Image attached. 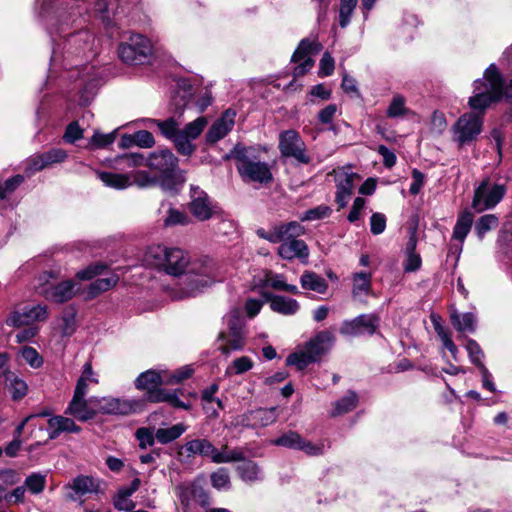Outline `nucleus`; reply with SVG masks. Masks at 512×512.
Returning <instances> with one entry per match:
<instances>
[{
	"instance_id": "21",
	"label": "nucleus",
	"mask_w": 512,
	"mask_h": 512,
	"mask_svg": "<svg viewBox=\"0 0 512 512\" xmlns=\"http://www.w3.org/2000/svg\"><path fill=\"white\" fill-rule=\"evenodd\" d=\"M334 173L336 183L335 201L341 209L347 206L353 193L355 181L359 180L360 177L350 167H343L334 171Z\"/></svg>"
},
{
	"instance_id": "11",
	"label": "nucleus",
	"mask_w": 512,
	"mask_h": 512,
	"mask_svg": "<svg viewBox=\"0 0 512 512\" xmlns=\"http://www.w3.org/2000/svg\"><path fill=\"white\" fill-rule=\"evenodd\" d=\"M97 411L105 415L128 416L141 413L145 410V399L104 396L92 398Z\"/></svg>"
},
{
	"instance_id": "7",
	"label": "nucleus",
	"mask_w": 512,
	"mask_h": 512,
	"mask_svg": "<svg viewBox=\"0 0 512 512\" xmlns=\"http://www.w3.org/2000/svg\"><path fill=\"white\" fill-rule=\"evenodd\" d=\"M225 328L219 333L218 339L222 342L219 349L223 354L240 351L246 343V321L241 309L230 310L224 317Z\"/></svg>"
},
{
	"instance_id": "16",
	"label": "nucleus",
	"mask_w": 512,
	"mask_h": 512,
	"mask_svg": "<svg viewBox=\"0 0 512 512\" xmlns=\"http://www.w3.org/2000/svg\"><path fill=\"white\" fill-rule=\"evenodd\" d=\"M179 160L170 149L155 151L146 157V166L158 171L161 176L168 180L178 178L183 172L178 168Z\"/></svg>"
},
{
	"instance_id": "19",
	"label": "nucleus",
	"mask_w": 512,
	"mask_h": 512,
	"mask_svg": "<svg viewBox=\"0 0 512 512\" xmlns=\"http://www.w3.org/2000/svg\"><path fill=\"white\" fill-rule=\"evenodd\" d=\"M483 119L475 113L463 114L453 127L454 138L460 144H468L475 140L482 131Z\"/></svg>"
},
{
	"instance_id": "1",
	"label": "nucleus",
	"mask_w": 512,
	"mask_h": 512,
	"mask_svg": "<svg viewBox=\"0 0 512 512\" xmlns=\"http://www.w3.org/2000/svg\"><path fill=\"white\" fill-rule=\"evenodd\" d=\"M43 14L52 42L49 78L58 66L63 67L66 71L62 78L73 83L71 91L77 89L78 105L87 106L97 93L98 80L89 76L83 83V65H72L71 62L82 58L83 53L91 49L93 35L81 27L83 18L77 7L72 6L70 11Z\"/></svg>"
},
{
	"instance_id": "2",
	"label": "nucleus",
	"mask_w": 512,
	"mask_h": 512,
	"mask_svg": "<svg viewBox=\"0 0 512 512\" xmlns=\"http://www.w3.org/2000/svg\"><path fill=\"white\" fill-rule=\"evenodd\" d=\"M143 262L148 267L178 278L176 285L167 290L172 300L196 297L218 277L217 265L213 259L204 257L191 261L188 253L180 248L149 246Z\"/></svg>"
},
{
	"instance_id": "33",
	"label": "nucleus",
	"mask_w": 512,
	"mask_h": 512,
	"mask_svg": "<svg viewBox=\"0 0 512 512\" xmlns=\"http://www.w3.org/2000/svg\"><path fill=\"white\" fill-rule=\"evenodd\" d=\"M473 224V214L465 210L461 212L453 228L452 239L460 243L459 252L462 251V245L469 234Z\"/></svg>"
},
{
	"instance_id": "39",
	"label": "nucleus",
	"mask_w": 512,
	"mask_h": 512,
	"mask_svg": "<svg viewBox=\"0 0 512 512\" xmlns=\"http://www.w3.org/2000/svg\"><path fill=\"white\" fill-rule=\"evenodd\" d=\"M97 175L104 185L110 188L122 190L132 185L131 179L127 174L98 172Z\"/></svg>"
},
{
	"instance_id": "58",
	"label": "nucleus",
	"mask_w": 512,
	"mask_h": 512,
	"mask_svg": "<svg viewBox=\"0 0 512 512\" xmlns=\"http://www.w3.org/2000/svg\"><path fill=\"white\" fill-rule=\"evenodd\" d=\"M167 216L164 219V226L186 225L189 222L188 216L180 210L169 207Z\"/></svg>"
},
{
	"instance_id": "30",
	"label": "nucleus",
	"mask_w": 512,
	"mask_h": 512,
	"mask_svg": "<svg viewBox=\"0 0 512 512\" xmlns=\"http://www.w3.org/2000/svg\"><path fill=\"white\" fill-rule=\"evenodd\" d=\"M239 462L236 471L243 482L254 484L264 479L262 469L255 461L244 458Z\"/></svg>"
},
{
	"instance_id": "43",
	"label": "nucleus",
	"mask_w": 512,
	"mask_h": 512,
	"mask_svg": "<svg viewBox=\"0 0 512 512\" xmlns=\"http://www.w3.org/2000/svg\"><path fill=\"white\" fill-rule=\"evenodd\" d=\"M115 166L121 169L146 166V157L142 153H124L115 159Z\"/></svg>"
},
{
	"instance_id": "13",
	"label": "nucleus",
	"mask_w": 512,
	"mask_h": 512,
	"mask_svg": "<svg viewBox=\"0 0 512 512\" xmlns=\"http://www.w3.org/2000/svg\"><path fill=\"white\" fill-rule=\"evenodd\" d=\"M271 443L275 446L301 451L311 457L322 456L326 452V446L323 442L313 443L294 430L284 432L273 439Z\"/></svg>"
},
{
	"instance_id": "17",
	"label": "nucleus",
	"mask_w": 512,
	"mask_h": 512,
	"mask_svg": "<svg viewBox=\"0 0 512 512\" xmlns=\"http://www.w3.org/2000/svg\"><path fill=\"white\" fill-rule=\"evenodd\" d=\"M279 150L283 157L293 158L300 164H308L310 157L306 153V145L300 134L295 130H285L279 135Z\"/></svg>"
},
{
	"instance_id": "55",
	"label": "nucleus",
	"mask_w": 512,
	"mask_h": 512,
	"mask_svg": "<svg viewBox=\"0 0 512 512\" xmlns=\"http://www.w3.org/2000/svg\"><path fill=\"white\" fill-rule=\"evenodd\" d=\"M253 367V361L247 356H242L233 360L230 367L227 368V374H243Z\"/></svg>"
},
{
	"instance_id": "5",
	"label": "nucleus",
	"mask_w": 512,
	"mask_h": 512,
	"mask_svg": "<svg viewBox=\"0 0 512 512\" xmlns=\"http://www.w3.org/2000/svg\"><path fill=\"white\" fill-rule=\"evenodd\" d=\"M503 77L495 64L485 70L483 79L474 81V95L469 106L474 111L484 112L491 104L502 100Z\"/></svg>"
},
{
	"instance_id": "37",
	"label": "nucleus",
	"mask_w": 512,
	"mask_h": 512,
	"mask_svg": "<svg viewBox=\"0 0 512 512\" xmlns=\"http://www.w3.org/2000/svg\"><path fill=\"white\" fill-rule=\"evenodd\" d=\"M358 402V394L355 391H348L342 398L334 402L331 416L336 417L352 411Z\"/></svg>"
},
{
	"instance_id": "63",
	"label": "nucleus",
	"mask_w": 512,
	"mask_h": 512,
	"mask_svg": "<svg viewBox=\"0 0 512 512\" xmlns=\"http://www.w3.org/2000/svg\"><path fill=\"white\" fill-rule=\"evenodd\" d=\"M131 182L140 188H148L155 186L158 183V179L155 176H151L147 171H138L134 174L133 181Z\"/></svg>"
},
{
	"instance_id": "10",
	"label": "nucleus",
	"mask_w": 512,
	"mask_h": 512,
	"mask_svg": "<svg viewBox=\"0 0 512 512\" xmlns=\"http://www.w3.org/2000/svg\"><path fill=\"white\" fill-rule=\"evenodd\" d=\"M117 53L126 65H143L150 61L153 47L146 36L132 33L118 44Z\"/></svg>"
},
{
	"instance_id": "44",
	"label": "nucleus",
	"mask_w": 512,
	"mask_h": 512,
	"mask_svg": "<svg viewBox=\"0 0 512 512\" xmlns=\"http://www.w3.org/2000/svg\"><path fill=\"white\" fill-rule=\"evenodd\" d=\"M76 312L66 309L60 317V333L62 337H70L76 331Z\"/></svg>"
},
{
	"instance_id": "6",
	"label": "nucleus",
	"mask_w": 512,
	"mask_h": 512,
	"mask_svg": "<svg viewBox=\"0 0 512 512\" xmlns=\"http://www.w3.org/2000/svg\"><path fill=\"white\" fill-rule=\"evenodd\" d=\"M334 342L335 336L331 331H320L301 348L289 354L286 358V365L304 370L310 364L319 362L322 356L332 348Z\"/></svg>"
},
{
	"instance_id": "4",
	"label": "nucleus",
	"mask_w": 512,
	"mask_h": 512,
	"mask_svg": "<svg viewBox=\"0 0 512 512\" xmlns=\"http://www.w3.org/2000/svg\"><path fill=\"white\" fill-rule=\"evenodd\" d=\"M166 384L164 371L149 369L140 373L134 381L135 388L140 391H145V402L152 403L166 402L170 406L178 409L189 410L190 403H186L179 399V389L170 391L161 388Z\"/></svg>"
},
{
	"instance_id": "49",
	"label": "nucleus",
	"mask_w": 512,
	"mask_h": 512,
	"mask_svg": "<svg viewBox=\"0 0 512 512\" xmlns=\"http://www.w3.org/2000/svg\"><path fill=\"white\" fill-rule=\"evenodd\" d=\"M46 486V475L34 472L26 477L24 487L32 494H40Z\"/></svg>"
},
{
	"instance_id": "45",
	"label": "nucleus",
	"mask_w": 512,
	"mask_h": 512,
	"mask_svg": "<svg viewBox=\"0 0 512 512\" xmlns=\"http://www.w3.org/2000/svg\"><path fill=\"white\" fill-rule=\"evenodd\" d=\"M499 224V219L494 214H486L481 216L475 224V233L479 239H483L485 234L495 228Z\"/></svg>"
},
{
	"instance_id": "50",
	"label": "nucleus",
	"mask_w": 512,
	"mask_h": 512,
	"mask_svg": "<svg viewBox=\"0 0 512 512\" xmlns=\"http://www.w3.org/2000/svg\"><path fill=\"white\" fill-rule=\"evenodd\" d=\"M357 3L358 0H340L339 25L342 28H345L349 25Z\"/></svg>"
},
{
	"instance_id": "36",
	"label": "nucleus",
	"mask_w": 512,
	"mask_h": 512,
	"mask_svg": "<svg viewBox=\"0 0 512 512\" xmlns=\"http://www.w3.org/2000/svg\"><path fill=\"white\" fill-rule=\"evenodd\" d=\"M451 323L459 332L473 333L476 329V317L471 312L458 313L454 310L450 315Z\"/></svg>"
},
{
	"instance_id": "18",
	"label": "nucleus",
	"mask_w": 512,
	"mask_h": 512,
	"mask_svg": "<svg viewBox=\"0 0 512 512\" xmlns=\"http://www.w3.org/2000/svg\"><path fill=\"white\" fill-rule=\"evenodd\" d=\"M321 49L322 45L315 39L304 38L300 41L291 57V61L296 64L293 70L294 77L304 75L313 67L312 55L319 53Z\"/></svg>"
},
{
	"instance_id": "29",
	"label": "nucleus",
	"mask_w": 512,
	"mask_h": 512,
	"mask_svg": "<svg viewBox=\"0 0 512 512\" xmlns=\"http://www.w3.org/2000/svg\"><path fill=\"white\" fill-rule=\"evenodd\" d=\"M71 415L79 421H88L95 417L96 411L89 407L86 397H77L73 395L64 412Z\"/></svg>"
},
{
	"instance_id": "20",
	"label": "nucleus",
	"mask_w": 512,
	"mask_h": 512,
	"mask_svg": "<svg viewBox=\"0 0 512 512\" xmlns=\"http://www.w3.org/2000/svg\"><path fill=\"white\" fill-rule=\"evenodd\" d=\"M305 233V228L297 221L276 224L270 230L260 228L256 234L261 239H265L270 243H284L290 239H296Z\"/></svg>"
},
{
	"instance_id": "35",
	"label": "nucleus",
	"mask_w": 512,
	"mask_h": 512,
	"mask_svg": "<svg viewBox=\"0 0 512 512\" xmlns=\"http://www.w3.org/2000/svg\"><path fill=\"white\" fill-rule=\"evenodd\" d=\"M263 286L270 287L274 290L284 291L293 295L300 293L298 287L293 284H288L283 274L268 272L263 279Z\"/></svg>"
},
{
	"instance_id": "56",
	"label": "nucleus",
	"mask_w": 512,
	"mask_h": 512,
	"mask_svg": "<svg viewBox=\"0 0 512 512\" xmlns=\"http://www.w3.org/2000/svg\"><path fill=\"white\" fill-rule=\"evenodd\" d=\"M47 168L54 165L63 163L67 158V152L62 148H51L42 153Z\"/></svg>"
},
{
	"instance_id": "34",
	"label": "nucleus",
	"mask_w": 512,
	"mask_h": 512,
	"mask_svg": "<svg viewBox=\"0 0 512 512\" xmlns=\"http://www.w3.org/2000/svg\"><path fill=\"white\" fill-rule=\"evenodd\" d=\"M300 284L304 290L325 294L328 290L327 281L313 271H304L300 276Z\"/></svg>"
},
{
	"instance_id": "52",
	"label": "nucleus",
	"mask_w": 512,
	"mask_h": 512,
	"mask_svg": "<svg viewBox=\"0 0 512 512\" xmlns=\"http://www.w3.org/2000/svg\"><path fill=\"white\" fill-rule=\"evenodd\" d=\"M187 491L190 498L201 506H208L210 504L209 493L199 482H193L190 487L187 488Z\"/></svg>"
},
{
	"instance_id": "61",
	"label": "nucleus",
	"mask_w": 512,
	"mask_h": 512,
	"mask_svg": "<svg viewBox=\"0 0 512 512\" xmlns=\"http://www.w3.org/2000/svg\"><path fill=\"white\" fill-rule=\"evenodd\" d=\"M106 269V266L101 263L91 264L85 269H82L76 273V277L80 280H91L94 277L102 274V272Z\"/></svg>"
},
{
	"instance_id": "38",
	"label": "nucleus",
	"mask_w": 512,
	"mask_h": 512,
	"mask_svg": "<svg viewBox=\"0 0 512 512\" xmlns=\"http://www.w3.org/2000/svg\"><path fill=\"white\" fill-rule=\"evenodd\" d=\"M119 281V277L115 273H111L108 277L98 278L88 286V298L97 297L100 293L110 290Z\"/></svg>"
},
{
	"instance_id": "8",
	"label": "nucleus",
	"mask_w": 512,
	"mask_h": 512,
	"mask_svg": "<svg viewBox=\"0 0 512 512\" xmlns=\"http://www.w3.org/2000/svg\"><path fill=\"white\" fill-rule=\"evenodd\" d=\"M59 273L56 271H44L37 277L36 289L46 300L62 304L71 300L78 288L74 280L57 282Z\"/></svg>"
},
{
	"instance_id": "54",
	"label": "nucleus",
	"mask_w": 512,
	"mask_h": 512,
	"mask_svg": "<svg viewBox=\"0 0 512 512\" xmlns=\"http://www.w3.org/2000/svg\"><path fill=\"white\" fill-rule=\"evenodd\" d=\"M194 370L191 366L180 367L172 373L164 371L166 384H179L192 376Z\"/></svg>"
},
{
	"instance_id": "46",
	"label": "nucleus",
	"mask_w": 512,
	"mask_h": 512,
	"mask_svg": "<svg viewBox=\"0 0 512 512\" xmlns=\"http://www.w3.org/2000/svg\"><path fill=\"white\" fill-rule=\"evenodd\" d=\"M213 488L219 491H227L231 488L230 475L226 468H218L210 475Z\"/></svg>"
},
{
	"instance_id": "24",
	"label": "nucleus",
	"mask_w": 512,
	"mask_h": 512,
	"mask_svg": "<svg viewBox=\"0 0 512 512\" xmlns=\"http://www.w3.org/2000/svg\"><path fill=\"white\" fill-rule=\"evenodd\" d=\"M277 418L278 413L276 407L258 408L243 414L241 423L246 427L259 428L273 424L276 422Z\"/></svg>"
},
{
	"instance_id": "32",
	"label": "nucleus",
	"mask_w": 512,
	"mask_h": 512,
	"mask_svg": "<svg viewBox=\"0 0 512 512\" xmlns=\"http://www.w3.org/2000/svg\"><path fill=\"white\" fill-rule=\"evenodd\" d=\"M184 450L188 457L199 455L204 458H209L211 462H213L216 447L210 440L202 438L193 439L191 441L186 442V444L184 445Z\"/></svg>"
},
{
	"instance_id": "31",
	"label": "nucleus",
	"mask_w": 512,
	"mask_h": 512,
	"mask_svg": "<svg viewBox=\"0 0 512 512\" xmlns=\"http://www.w3.org/2000/svg\"><path fill=\"white\" fill-rule=\"evenodd\" d=\"M94 13L106 27H113L118 24L124 11H119V7L113 9L106 0H98L94 5Z\"/></svg>"
},
{
	"instance_id": "28",
	"label": "nucleus",
	"mask_w": 512,
	"mask_h": 512,
	"mask_svg": "<svg viewBox=\"0 0 512 512\" xmlns=\"http://www.w3.org/2000/svg\"><path fill=\"white\" fill-rule=\"evenodd\" d=\"M278 255L285 260L298 258L302 262H307L309 249L305 241L298 238L290 239V241H284V243L280 244Z\"/></svg>"
},
{
	"instance_id": "60",
	"label": "nucleus",
	"mask_w": 512,
	"mask_h": 512,
	"mask_svg": "<svg viewBox=\"0 0 512 512\" xmlns=\"http://www.w3.org/2000/svg\"><path fill=\"white\" fill-rule=\"evenodd\" d=\"M331 214V208L325 205H320L315 208L309 209L301 216L302 221H313L323 219Z\"/></svg>"
},
{
	"instance_id": "27",
	"label": "nucleus",
	"mask_w": 512,
	"mask_h": 512,
	"mask_svg": "<svg viewBox=\"0 0 512 512\" xmlns=\"http://www.w3.org/2000/svg\"><path fill=\"white\" fill-rule=\"evenodd\" d=\"M47 425L50 440L58 438L62 433H79L81 431V427L73 419L62 415L51 416Z\"/></svg>"
},
{
	"instance_id": "3",
	"label": "nucleus",
	"mask_w": 512,
	"mask_h": 512,
	"mask_svg": "<svg viewBox=\"0 0 512 512\" xmlns=\"http://www.w3.org/2000/svg\"><path fill=\"white\" fill-rule=\"evenodd\" d=\"M140 121L146 128L156 126L160 135L170 141L180 155L187 157H190L196 151L197 147L194 141L203 133L208 125V120L205 116H200L183 127H181L180 117L176 116H171L164 120L143 118Z\"/></svg>"
},
{
	"instance_id": "14",
	"label": "nucleus",
	"mask_w": 512,
	"mask_h": 512,
	"mask_svg": "<svg viewBox=\"0 0 512 512\" xmlns=\"http://www.w3.org/2000/svg\"><path fill=\"white\" fill-rule=\"evenodd\" d=\"M380 325V317L376 313L360 314L353 319L344 320L339 332L346 337L372 336Z\"/></svg>"
},
{
	"instance_id": "41",
	"label": "nucleus",
	"mask_w": 512,
	"mask_h": 512,
	"mask_svg": "<svg viewBox=\"0 0 512 512\" xmlns=\"http://www.w3.org/2000/svg\"><path fill=\"white\" fill-rule=\"evenodd\" d=\"M244 453L241 449H230L227 445H223L220 449L216 447L214 452L213 463L223 464L242 461Z\"/></svg>"
},
{
	"instance_id": "59",
	"label": "nucleus",
	"mask_w": 512,
	"mask_h": 512,
	"mask_svg": "<svg viewBox=\"0 0 512 512\" xmlns=\"http://www.w3.org/2000/svg\"><path fill=\"white\" fill-rule=\"evenodd\" d=\"M115 140V133L103 134L95 131L89 141V146L93 149L104 148L112 144Z\"/></svg>"
},
{
	"instance_id": "42",
	"label": "nucleus",
	"mask_w": 512,
	"mask_h": 512,
	"mask_svg": "<svg viewBox=\"0 0 512 512\" xmlns=\"http://www.w3.org/2000/svg\"><path fill=\"white\" fill-rule=\"evenodd\" d=\"M186 429L187 427L183 423H178L168 428L157 429L155 437L159 443L168 444L178 439Z\"/></svg>"
},
{
	"instance_id": "26",
	"label": "nucleus",
	"mask_w": 512,
	"mask_h": 512,
	"mask_svg": "<svg viewBox=\"0 0 512 512\" xmlns=\"http://www.w3.org/2000/svg\"><path fill=\"white\" fill-rule=\"evenodd\" d=\"M262 298L267 301L273 312L282 314L285 316L294 315L299 310V302L293 298H289L282 295H275L270 292H262Z\"/></svg>"
},
{
	"instance_id": "12",
	"label": "nucleus",
	"mask_w": 512,
	"mask_h": 512,
	"mask_svg": "<svg viewBox=\"0 0 512 512\" xmlns=\"http://www.w3.org/2000/svg\"><path fill=\"white\" fill-rule=\"evenodd\" d=\"M507 192L505 184L484 179L474 190L472 208L480 213L496 207Z\"/></svg>"
},
{
	"instance_id": "57",
	"label": "nucleus",
	"mask_w": 512,
	"mask_h": 512,
	"mask_svg": "<svg viewBox=\"0 0 512 512\" xmlns=\"http://www.w3.org/2000/svg\"><path fill=\"white\" fill-rule=\"evenodd\" d=\"M46 168H47V165L44 161L43 154L40 153V154L33 155L26 160V165H25L24 171L27 176H31V175L35 174L36 172L42 171Z\"/></svg>"
},
{
	"instance_id": "40",
	"label": "nucleus",
	"mask_w": 512,
	"mask_h": 512,
	"mask_svg": "<svg viewBox=\"0 0 512 512\" xmlns=\"http://www.w3.org/2000/svg\"><path fill=\"white\" fill-rule=\"evenodd\" d=\"M4 381L13 400H21L27 394V383L23 379L19 378L14 372L8 374Z\"/></svg>"
},
{
	"instance_id": "48",
	"label": "nucleus",
	"mask_w": 512,
	"mask_h": 512,
	"mask_svg": "<svg viewBox=\"0 0 512 512\" xmlns=\"http://www.w3.org/2000/svg\"><path fill=\"white\" fill-rule=\"evenodd\" d=\"M24 176L17 174L5 181H0V200L8 199L24 182Z\"/></svg>"
},
{
	"instance_id": "53",
	"label": "nucleus",
	"mask_w": 512,
	"mask_h": 512,
	"mask_svg": "<svg viewBox=\"0 0 512 512\" xmlns=\"http://www.w3.org/2000/svg\"><path fill=\"white\" fill-rule=\"evenodd\" d=\"M405 104L406 101L402 95H395L387 108V116L389 118H398L404 116L408 112Z\"/></svg>"
},
{
	"instance_id": "9",
	"label": "nucleus",
	"mask_w": 512,
	"mask_h": 512,
	"mask_svg": "<svg viewBox=\"0 0 512 512\" xmlns=\"http://www.w3.org/2000/svg\"><path fill=\"white\" fill-rule=\"evenodd\" d=\"M234 158L237 171L244 182L267 184L272 180L269 164L251 155L249 149L235 147Z\"/></svg>"
},
{
	"instance_id": "25",
	"label": "nucleus",
	"mask_w": 512,
	"mask_h": 512,
	"mask_svg": "<svg viewBox=\"0 0 512 512\" xmlns=\"http://www.w3.org/2000/svg\"><path fill=\"white\" fill-rule=\"evenodd\" d=\"M352 289L351 296L355 301L366 303V297L373 294L372 273L355 272L351 276Z\"/></svg>"
},
{
	"instance_id": "15",
	"label": "nucleus",
	"mask_w": 512,
	"mask_h": 512,
	"mask_svg": "<svg viewBox=\"0 0 512 512\" xmlns=\"http://www.w3.org/2000/svg\"><path fill=\"white\" fill-rule=\"evenodd\" d=\"M189 195V211L199 221L209 220L217 213V203L199 186L191 185Z\"/></svg>"
},
{
	"instance_id": "51",
	"label": "nucleus",
	"mask_w": 512,
	"mask_h": 512,
	"mask_svg": "<svg viewBox=\"0 0 512 512\" xmlns=\"http://www.w3.org/2000/svg\"><path fill=\"white\" fill-rule=\"evenodd\" d=\"M465 348L471 363L477 368H480V365H485L483 362L485 358L484 352L476 340L472 338L467 339Z\"/></svg>"
},
{
	"instance_id": "47",
	"label": "nucleus",
	"mask_w": 512,
	"mask_h": 512,
	"mask_svg": "<svg viewBox=\"0 0 512 512\" xmlns=\"http://www.w3.org/2000/svg\"><path fill=\"white\" fill-rule=\"evenodd\" d=\"M27 325L37 322V321H45L48 318V307L46 305H32L25 306L23 308Z\"/></svg>"
},
{
	"instance_id": "64",
	"label": "nucleus",
	"mask_w": 512,
	"mask_h": 512,
	"mask_svg": "<svg viewBox=\"0 0 512 512\" xmlns=\"http://www.w3.org/2000/svg\"><path fill=\"white\" fill-rule=\"evenodd\" d=\"M82 137L83 129L80 128L77 121H73L67 126L63 139L66 143L73 144Z\"/></svg>"
},
{
	"instance_id": "22",
	"label": "nucleus",
	"mask_w": 512,
	"mask_h": 512,
	"mask_svg": "<svg viewBox=\"0 0 512 512\" xmlns=\"http://www.w3.org/2000/svg\"><path fill=\"white\" fill-rule=\"evenodd\" d=\"M235 117L236 112L234 110H225L222 115L212 123L206 132V144L213 145L227 136L234 127Z\"/></svg>"
},
{
	"instance_id": "23",
	"label": "nucleus",
	"mask_w": 512,
	"mask_h": 512,
	"mask_svg": "<svg viewBox=\"0 0 512 512\" xmlns=\"http://www.w3.org/2000/svg\"><path fill=\"white\" fill-rule=\"evenodd\" d=\"M99 487L100 483L97 479L91 476L79 475L65 486L67 490L66 498L71 501H78L87 494L98 493Z\"/></svg>"
},
{
	"instance_id": "62",
	"label": "nucleus",
	"mask_w": 512,
	"mask_h": 512,
	"mask_svg": "<svg viewBox=\"0 0 512 512\" xmlns=\"http://www.w3.org/2000/svg\"><path fill=\"white\" fill-rule=\"evenodd\" d=\"M21 356L32 368H39L43 363L37 350L30 346H25L21 350Z\"/></svg>"
}]
</instances>
